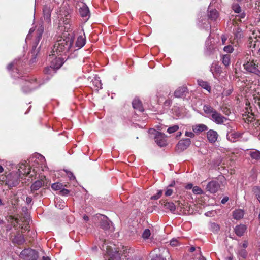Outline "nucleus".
<instances>
[{
    "label": "nucleus",
    "mask_w": 260,
    "mask_h": 260,
    "mask_svg": "<svg viewBox=\"0 0 260 260\" xmlns=\"http://www.w3.org/2000/svg\"><path fill=\"white\" fill-rule=\"evenodd\" d=\"M74 38L69 34L65 38L60 37L55 43L52 48V53L49 56L66 55L70 51L72 50L73 47Z\"/></svg>",
    "instance_id": "nucleus-1"
},
{
    "label": "nucleus",
    "mask_w": 260,
    "mask_h": 260,
    "mask_svg": "<svg viewBox=\"0 0 260 260\" xmlns=\"http://www.w3.org/2000/svg\"><path fill=\"white\" fill-rule=\"evenodd\" d=\"M20 83L22 86L23 91L26 93L37 88L40 85L34 77H26L24 79H21Z\"/></svg>",
    "instance_id": "nucleus-2"
},
{
    "label": "nucleus",
    "mask_w": 260,
    "mask_h": 260,
    "mask_svg": "<svg viewBox=\"0 0 260 260\" xmlns=\"http://www.w3.org/2000/svg\"><path fill=\"white\" fill-rule=\"evenodd\" d=\"M260 61L257 60H249L243 64L244 69L247 72L252 73L260 76V70L258 69Z\"/></svg>",
    "instance_id": "nucleus-3"
},
{
    "label": "nucleus",
    "mask_w": 260,
    "mask_h": 260,
    "mask_svg": "<svg viewBox=\"0 0 260 260\" xmlns=\"http://www.w3.org/2000/svg\"><path fill=\"white\" fill-rule=\"evenodd\" d=\"M20 257L24 260H35L38 257V254L35 250L28 248L22 251Z\"/></svg>",
    "instance_id": "nucleus-4"
},
{
    "label": "nucleus",
    "mask_w": 260,
    "mask_h": 260,
    "mask_svg": "<svg viewBox=\"0 0 260 260\" xmlns=\"http://www.w3.org/2000/svg\"><path fill=\"white\" fill-rule=\"evenodd\" d=\"M55 56H49V59H52L51 66L55 70L60 68L64 62V59L61 57H57Z\"/></svg>",
    "instance_id": "nucleus-5"
},
{
    "label": "nucleus",
    "mask_w": 260,
    "mask_h": 260,
    "mask_svg": "<svg viewBox=\"0 0 260 260\" xmlns=\"http://www.w3.org/2000/svg\"><path fill=\"white\" fill-rule=\"evenodd\" d=\"M210 119L217 124H223L226 118L216 110L210 116Z\"/></svg>",
    "instance_id": "nucleus-6"
},
{
    "label": "nucleus",
    "mask_w": 260,
    "mask_h": 260,
    "mask_svg": "<svg viewBox=\"0 0 260 260\" xmlns=\"http://www.w3.org/2000/svg\"><path fill=\"white\" fill-rule=\"evenodd\" d=\"M247 86V89H249L251 92L253 93L254 97L259 95L260 94V85L259 80L252 82L250 85H248Z\"/></svg>",
    "instance_id": "nucleus-7"
},
{
    "label": "nucleus",
    "mask_w": 260,
    "mask_h": 260,
    "mask_svg": "<svg viewBox=\"0 0 260 260\" xmlns=\"http://www.w3.org/2000/svg\"><path fill=\"white\" fill-rule=\"evenodd\" d=\"M190 139L186 138L179 141L176 145V149L179 151H182L186 149L190 145Z\"/></svg>",
    "instance_id": "nucleus-8"
},
{
    "label": "nucleus",
    "mask_w": 260,
    "mask_h": 260,
    "mask_svg": "<svg viewBox=\"0 0 260 260\" xmlns=\"http://www.w3.org/2000/svg\"><path fill=\"white\" fill-rule=\"evenodd\" d=\"M220 187V184L217 181L213 180L208 183L206 189L210 193H215L218 191Z\"/></svg>",
    "instance_id": "nucleus-9"
},
{
    "label": "nucleus",
    "mask_w": 260,
    "mask_h": 260,
    "mask_svg": "<svg viewBox=\"0 0 260 260\" xmlns=\"http://www.w3.org/2000/svg\"><path fill=\"white\" fill-rule=\"evenodd\" d=\"M154 139L155 142L158 146L162 147L166 145V136L164 134H162L159 132H157L155 134Z\"/></svg>",
    "instance_id": "nucleus-10"
},
{
    "label": "nucleus",
    "mask_w": 260,
    "mask_h": 260,
    "mask_svg": "<svg viewBox=\"0 0 260 260\" xmlns=\"http://www.w3.org/2000/svg\"><path fill=\"white\" fill-rule=\"evenodd\" d=\"M242 134L234 131H230L228 132L226 137L229 141L231 142H235L239 140V138L241 137Z\"/></svg>",
    "instance_id": "nucleus-11"
},
{
    "label": "nucleus",
    "mask_w": 260,
    "mask_h": 260,
    "mask_svg": "<svg viewBox=\"0 0 260 260\" xmlns=\"http://www.w3.org/2000/svg\"><path fill=\"white\" fill-rule=\"evenodd\" d=\"M207 137L210 143H214L217 140L218 134L216 131L210 129L207 132Z\"/></svg>",
    "instance_id": "nucleus-12"
},
{
    "label": "nucleus",
    "mask_w": 260,
    "mask_h": 260,
    "mask_svg": "<svg viewBox=\"0 0 260 260\" xmlns=\"http://www.w3.org/2000/svg\"><path fill=\"white\" fill-rule=\"evenodd\" d=\"M51 13V10L49 7H48L47 6H44L43 9V17H44V20L47 23H50Z\"/></svg>",
    "instance_id": "nucleus-13"
},
{
    "label": "nucleus",
    "mask_w": 260,
    "mask_h": 260,
    "mask_svg": "<svg viewBox=\"0 0 260 260\" xmlns=\"http://www.w3.org/2000/svg\"><path fill=\"white\" fill-rule=\"evenodd\" d=\"M101 217L100 221V226L104 230H107L110 228V221L108 218L104 215H100Z\"/></svg>",
    "instance_id": "nucleus-14"
},
{
    "label": "nucleus",
    "mask_w": 260,
    "mask_h": 260,
    "mask_svg": "<svg viewBox=\"0 0 260 260\" xmlns=\"http://www.w3.org/2000/svg\"><path fill=\"white\" fill-rule=\"evenodd\" d=\"M86 43V38L84 36H80L78 37L76 42L75 47L76 48L74 50H78L83 47Z\"/></svg>",
    "instance_id": "nucleus-15"
},
{
    "label": "nucleus",
    "mask_w": 260,
    "mask_h": 260,
    "mask_svg": "<svg viewBox=\"0 0 260 260\" xmlns=\"http://www.w3.org/2000/svg\"><path fill=\"white\" fill-rule=\"evenodd\" d=\"M132 105L133 108L135 109H136L140 112H143L144 111V108L142 106V104L139 99H134L132 102Z\"/></svg>",
    "instance_id": "nucleus-16"
},
{
    "label": "nucleus",
    "mask_w": 260,
    "mask_h": 260,
    "mask_svg": "<svg viewBox=\"0 0 260 260\" xmlns=\"http://www.w3.org/2000/svg\"><path fill=\"white\" fill-rule=\"evenodd\" d=\"M246 230V226L243 224H240L236 226L234 228L235 234L239 237L242 236Z\"/></svg>",
    "instance_id": "nucleus-17"
},
{
    "label": "nucleus",
    "mask_w": 260,
    "mask_h": 260,
    "mask_svg": "<svg viewBox=\"0 0 260 260\" xmlns=\"http://www.w3.org/2000/svg\"><path fill=\"white\" fill-rule=\"evenodd\" d=\"M208 18L211 20H216L219 17V13L215 9H210V7L208 8Z\"/></svg>",
    "instance_id": "nucleus-18"
},
{
    "label": "nucleus",
    "mask_w": 260,
    "mask_h": 260,
    "mask_svg": "<svg viewBox=\"0 0 260 260\" xmlns=\"http://www.w3.org/2000/svg\"><path fill=\"white\" fill-rule=\"evenodd\" d=\"M207 129L208 127L204 124H199L192 126V130L196 133H201Z\"/></svg>",
    "instance_id": "nucleus-19"
},
{
    "label": "nucleus",
    "mask_w": 260,
    "mask_h": 260,
    "mask_svg": "<svg viewBox=\"0 0 260 260\" xmlns=\"http://www.w3.org/2000/svg\"><path fill=\"white\" fill-rule=\"evenodd\" d=\"M37 27V37H36V41L38 43L40 39L42 38V34L44 32V26L43 25L42 22L40 23L38 25L36 26Z\"/></svg>",
    "instance_id": "nucleus-20"
},
{
    "label": "nucleus",
    "mask_w": 260,
    "mask_h": 260,
    "mask_svg": "<svg viewBox=\"0 0 260 260\" xmlns=\"http://www.w3.org/2000/svg\"><path fill=\"white\" fill-rule=\"evenodd\" d=\"M79 12L82 17H87L89 16V10L88 7L84 4H83V6L80 8Z\"/></svg>",
    "instance_id": "nucleus-21"
},
{
    "label": "nucleus",
    "mask_w": 260,
    "mask_h": 260,
    "mask_svg": "<svg viewBox=\"0 0 260 260\" xmlns=\"http://www.w3.org/2000/svg\"><path fill=\"white\" fill-rule=\"evenodd\" d=\"M186 88L185 87H180L174 92V96L176 98H182L185 95Z\"/></svg>",
    "instance_id": "nucleus-22"
},
{
    "label": "nucleus",
    "mask_w": 260,
    "mask_h": 260,
    "mask_svg": "<svg viewBox=\"0 0 260 260\" xmlns=\"http://www.w3.org/2000/svg\"><path fill=\"white\" fill-rule=\"evenodd\" d=\"M107 253L109 256V260H121L120 253L117 251L111 252L110 251L108 250Z\"/></svg>",
    "instance_id": "nucleus-23"
},
{
    "label": "nucleus",
    "mask_w": 260,
    "mask_h": 260,
    "mask_svg": "<svg viewBox=\"0 0 260 260\" xmlns=\"http://www.w3.org/2000/svg\"><path fill=\"white\" fill-rule=\"evenodd\" d=\"M24 236L21 234H18L15 236L13 240V242L18 245H21L25 242Z\"/></svg>",
    "instance_id": "nucleus-24"
},
{
    "label": "nucleus",
    "mask_w": 260,
    "mask_h": 260,
    "mask_svg": "<svg viewBox=\"0 0 260 260\" xmlns=\"http://www.w3.org/2000/svg\"><path fill=\"white\" fill-rule=\"evenodd\" d=\"M203 110L204 112L208 115V117L210 116L215 111V109L212 108L211 106L205 105L203 107Z\"/></svg>",
    "instance_id": "nucleus-25"
},
{
    "label": "nucleus",
    "mask_w": 260,
    "mask_h": 260,
    "mask_svg": "<svg viewBox=\"0 0 260 260\" xmlns=\"http://www.w3.org/2000/svg\"><path fill=\"white\" fill-rule=\"evenodd\" d=\"M244 211L241 209H237L233 211V216L235 219L238 220L243 218Z\"/></svg>",
    "instance_id": "nucleus-26"
},
{
    "label": "nucleus",
    "mask_w": 260,
    "mask_h": 260,
    "mask_svg": "<svg viewBox=\"0 0 260 260\" xmlns=\"http://www.w3.org/2000/svg\"><path fill=\"white\" fill-rule=\"evenodd\" d=\"M234 36H235V39L237 40V42H238V41L243 37V34L242 29L240 28L239 27H236L234 29Z\"/></svg>",
    "instance_id": "nucleus-27"
},
{
    "label": "nucleus",
    "mask_w": 260,
    "mask_h": 260,
    "mask_svg": "<svg viewBox=\"0 0 260 260\" xmlns=\"http://www.w3.org/2000/svg\"><path fill=\"white\" fill-rule=\"evenodd\" d=\"M249 155L253 159L260 161V151L257 150H252L249 152Z\"/></svg>",
    "instance_id": "nucleus-28"
},
{
    "label": "nucleus",
    "mask_w": 260,
    "mask_h": 260,
    "mask_svg": "<svg viewBox=\"0 0 260 260\" xmlns=\"http://www.w3.org/2000/svg\"><path fill=\"white\" fill-rule=\"evenodd\" d=\"M198 83L203 88L207 90L209 92H210L211 87L207 82L202 80H198Z\"/></svg>",
    "instance_id": "nucleus-29"
},
{
    "label": "nucleus",
    "mask_w": 260,
    "mask_h": 260,
    "mask_svg": "<svg viewBox=\"0 0 260 260\" xmlns=\"http://www.w3.org/2000/svg\"><path fill=\"white\" fill-rule=\"evenodd\" d=\"M42 186V182L40 180L35 181L31 186V189L32 191L38 190Z\"/></svg>",
    "instance_id": "nucleus-30"
},
{
    "label": "nucleus",
    "mask_w": 260,
    "mask_h": 260,
    "mask_svg": "<svg viewBox=\"0 0 260 260\" xmlns=\"http://www.w3.org/2000/svg\"><path fill=\"white\" fill-rule=\"evenodd\" d=\"M93 86L95 88V90H99V89H101L102 84L101 83V80L99 79L95 78L91 81Z\"/></svg>",
    "instance_id": "nucleus-31"
},
{
    "label": "nucleus",
    "mask_w": 260,
    "mask_h": 260,
    "mask_svg": "<svg viewBox=\"0 0 260 260\" xmlns=\"http://www.w3.org/2000/svg\"><path fill=\"white\" fill-rule=\"evenodd\" d=\"M165 207L169 209L172 212H173L176 210V206L173 202H166L164 204Z\"/></svg>",
    "instance_id": "nucleus-32"
},
{
    "label": "nucleus",
    "mask_w": 260,
    "mask_h": 260,
    "mask_svg": "<svg viewBox=\"0 0 260 260\" xmlns=\"http://www.w3.org/2000/svg\"><path fill=\"white\" fill-rule=\"evenodd\" d=\"M252 191L260 203V187L254 186L252 188Z\"/></svg>",
    "instance_id": "nucleus-33"
},
{
    "label": "nucleus",
    "mask_w": 260,
    "mask_h": 260,
    "mask_svg": "<svg viewBox=\"0 0 260 260\" xmlns=\"http://www.w3.org/2000/svg\"><path fill=\"white\" fill-rule=\"evenodd\" d=\"M206 53L208 54H210L212 50L214 49V46L211 44L209 40H208L206 41Z\"/></svg>",
    "instance_id": "nucleus-34"
},
{
    "label": "nucleus",
    "mask_w": 260,
    "mask_h": 260,
    "mask_svg": "<svg viewBox=\"0 0 260 260\" xmlns=\"http://www.w3.org/2000/svg\"><path fill=\"white\" fill-rule=\"evenodd\" d=\"M222 61L223 64L226 67L228 66L230 63V55H223L222 57Z\"/></svg>",
    "instance_id": "nucleus-35"
},
{
    "label": "nucleus",
    "mask_w": 260,
    "mask_h": 260,
    "mask_svg": "<svg viewBox=\"0 0 260 260\" xmlns=\"http://www.w3.org/2000/svg\"><path fill=\"white\" fill-rule=\"evenodd\" d=\"M63 187V184L59 182L53 183L51 185V188L54 190H60Z\"/></svg>",
    "instance_id": "nucleus-36"
},
{
    "label": "nucleus",
    "mask_w": 260,
    "mask_h": 260,
    "mask_svg": "<svg viewBox=\"0 0 260 260\" xmlns=\"http://www.w3.org/2000/svg\"><path fill=\"white\" fill-rule=\"evenodd\" d=\"M44 72L45 74L52 76L55 73V70L52 67H51V66L50 65V67H46Z\"/></svg>",
    "instance_id": "nucleus-37"
},
{
    "label": "nucleus",
    "mask_w": 260,
    "mask_h": 260,
    "mask_svg": "<svg viewBox=\"0 0 260 260\" xmlns=\"http://www.w3.org/2000/svg\"><path fill=\"white\" fill-rule=\"evenodd\" d=\"M210 229L213 232H217L220 229V226L218 224L213 222L210 224Z\"/></svg>",
    "instance_id": "nucleus-38"
},
{
    "label": "nucleus",
    "mask_w": 260,
    "mask_h": 260,
    "mask_svg": "<svg viewBox=\"0 0 260 260\" xmlns=\"http://www.w3.org/2000/svg\"><path fill=\"white\" fill-rule=\"evenodd\" d=\"M192 191L196 194H202L203 193V191L199 186H196L192 188Z\"/></svg>",
    "instance_id": "nucleus-39"
},
{
    "label": "nucleus",
    "mask_w": 260,
    "mask_h": 260,
    "mask_svg": "<svg viewBox=\"0 0 260 260\" xmlns=\"http://www.w3.org/2000/svg\"><path fill=\"white\" fill-rule=\"evenodd\" d=\"M151 232L149 229H145L143 233L142 234V237L144 239H148L149 237L150 236Z\"/></svg>",
    "instance_id": "nucleus-40"
},
{
    "label": "nucleus",
    "mask_w": 260,
    "mask_h": 260,
    "mask_svg": "<svg viewBox=\"0 0 260 260\" xmlns=\"http://www.w3.org/2000/svg\"><path fill=\"white\" fill-rule=\"evenodd\" d=\"M179 129V126L177 125H175L173 126L170 127L167 129V132L169 134L173 133Z\"/></svg>",
    "instance_id": "nucleus-41"
},
{
    "label": "nucleus",
    "mask_w": 260,
    "mask_h": 260,
    "mask_svg": "<svg viewBox=\"0 0 260 260\" xmlns=\"http://www.w3.org/2000/svg\"><path fill=\"white\" fill-rule=\"evenodd\" d=\"M232 9L236 13H240L241 11V7L238 4H234L232 6Z\"/></svg>",
    "instance_id": "nucleus-42"
},
{
    "label": "nucleus",
    "mask_w": 260,
    "mask_h": 260,
    "mask_svg": "<svg viewBox=\"0 0 260 260\" xmlns=\"http://www.w3.org/2000/svg\"><path fill=\"white\" fill-rule=\"evenodd\" d=\"M255 8L258 10V12H257L258 15V17L257 18L258 20L257 22L260 23V0L256 1L255 3Z\"/></svg>",
    "instance_id": "nucleus-43"
},
{
    "label": "nucleus",
    "mask_w": 260,
    "mask_h": 260,
    "mask_svg": "<svg viewBox=\"0 0 260 260\" xmlns=\"http://www.w3.org/2000/svg\"><path fill=\"white\" fill-rule=\"evenodd\" d=\"M238 255L242 257L243 258H245L247 255V253L245 249H241L239 251Z\"/></svg>",
    "instance_id": "nucleus-44"
},
{
    "label": "nucleus",
    "mask_w": 260,
    "mask_h": 260,
    "mask_svg": "<svg viewBox=\"0 0 260 260\" xmlns=\"http://www.w3.org/2000/svg\"><path fill=\"white\" fill-rule=\"evenodd\" d=\"M162 194V191L161 190H158L156 194L152 196L151 197V200H157L159 199Z\"/></svg>",
    "instance_id": "nucleus-45"
},
{
    "label": "nucleus",
    "mask_w": 260,
    "mask_h": 260,
    "mask_svg": "<svg viewBox=\"0 0 260 260\" xmlns=\"http://www.w3.org/2000/svg\"><path fill=\"white\" fill-rule=\"evenodd\" d=\"M223 50L227 53H232L234 50V48L231 45H228L224 47Z\"/></svg>",
    "instance_id": "nucleus-46"
},
{
    "label": "nucleus",
    "mask_w": 260,
    "mask_h": 260,
    "mask_svg": "<svg viewBox=\"0 0 260 260\" xmlns=\"http://www.w3.org/2000/svg\"><path fill=\"white\" fill-rule=\"evenodd\" d=\"M70 193V191L68 189L63 188V187L59 191V194L62 196H68Z\"/></svg>",
    "instance_id": "nucleus-47"
},
{
    "label": "nucleus",
    "mask_w": 260,
    "mask_h": 260,
    "mask_svg": "<svg viewBox=\"0 0 260 260\" xmlns=\"http://www.w3.org/2000/svg\"><path fill=\"white\" fill-rule=\"evenodd\" d=\"M64 171L66 172L67 175H68V177L69 178L70 180H73L75 179V177L72 172L67 170H64Z\"/></svg>",
    "instance_id": "nucleus-48"
},
{
    "label": "nucleus",
    "mask_w": 260,
    "mask_h": 260,
    "mask_svg": "<svg viewBox=\"0 0 260 260\" xmlns=\"http://www.w3.org/2000/svg\"><path fill=\"white\" fill-rule=\"evenodd\" d=\"M214 68L216 70L218 73H220L222 71L221 68L217 65H213L211 69V71H213Z\"/></svg>",
    "instance_id": "nucleus-49"
},
{
    "label": "nucleus",
    "mask_w": 260,
    "mask_h": 260,
    "mask_svg": "<svg viewBox=\"0 0 260 260\" xmlns=\"http://www.w3.org/2000/svg\"><path fill=\"white\" fill-rule=\"evenodd\" d=\"M151 260H166V258L162 257L160 255L156 254L155 256H153Z\"/></svg>",
    "instance_id": "nucleus-50"
},
{
    "label": "nucleus",
    "mask_w": 260,
    "mask_h": 260,
    "mask_svg": "<svg viewBox=\"0 0 260 260\" xmlns=\"http://www.w3.org/2000/svg\"><path fill=\"white\" fill-rule=\"evenodd\" d=\"M254 38V39H255V40L253 41H250L249 44H250V47H252L253 46V47L254 48L255 47V46H256V43H257L258 42V40L256 39V37H253Z\"/></svg>",
    "instance_id": "nucleus-51"
},
{
    "label": "nucleus",
    "mask_w": 260,
    "mask_h": 260,
    "mask_svg": "<svg viewBox=\"0 0 260 260\" xmlns=\"http://www.w3.org/2000/svg\"><path fill=\"white\" fill-rule=\"evenodd\" d=\"M245 13L244 12H242V13H239L238 15H236V18H237L238 19H243L245 17Z\"/></svg>",
    "instance_id": "nucleus-52"
},
{
    "label": "nucleus",
    "mask_w": 260,
    "mask_h": 260,
    "mask_svg": "<svg viewBox=\"0 0 260 260\" xmlns=\"http://www.w3.org/2000/svg\"><path fill=\"white\" fill-rule=\"evenodd\" d=\"M173 193V190L170 188H167L166 191L165 192V194L166 196H170Z\"/></svg>",
    "instance_id": "nucleus-53"
},
{
    "label": "nucleus",
    "mask_w": 260,
    "mask_h": 260,
    "mask_svg": "<svg viewBox=\"0 0 260 260\" xmlns=\"http://www.w3.org/2000/svg\"><path fill=\"white\" fill-rule=\"evenodd\" d=\"M185 135L190 138H193L194 137V134L192 132H186Z\"/></svg>",
    "instance_id": "nucleus-54"
},
{
    "label": "nucleus",
    "mask_w": 260,
    "mask_h": 260,
    "mask_svg": "<svg viewBox=\"0 0 260 260\" xmlns=\"http://www.w3.org/2000/svg\"><path fill=\"white\" fill-rule=\"evenodd\" d=\"M15 64V60L13 61V62L9 63L8 66H7V69L8 70H11V69H12V68H13V67L14 66V64Z\"/></svg>",
    "instance_id": "nucleus-55"
},
{
    "label": "nucleus",
    "mask_w": 260,
    "mask_h": 260,
    "mask_svg": "<svg viewBox=\"0 0 260 260\" xmlns=\"http://www.w3.org/2000/svg\"><path fill=\"white\" fill-rule=\"evenodd\" d=\"M178 244V241L176 240L172 239L170 241V245L172 246H177Z\"/></svg>",
    "instance_id": "nucleus-56"
},
{
    "label": "nucleus",
    "mask_w": 260,
    "mask_h": 260,
    "mask_svg": "<svg viewBox=\"0 0 260 260\" xmlns=\"http://www.w3.org/2000/svg\"><path fill=\"white\" fill-rule=\"evenodd\" d=\"M229 200V198L228 197H224L222 200H221V203L222 204H225Z\"/></svg>",
    "instance_id": "nucleus-57"
},
{
    "label": "nucleus",
    "mask_w": 260,
    "mask_h": 260,
    "mask_svg": "<svg viewBox=\"0 0 260 260\" xmlns=\"http://www.w3.org/2000/svg\"><path fill=\"white\" fill-rule=\"evenodd\" d=\"M255 102L257 101L258 104L260 106V94L257 96H254Z\"/></svg>",
    "instance_id": "nucleus-58"
},
{
    "label": "nucleus",
    "mask_w": 260,
    "mask_h": 260,
    "mask_svg": "<svg viewBox=\"0 0 260 260\" xmlns=\"http://www.w3.org/2000/svg\"><path fill=\"white\" fill-rule=\"evenodd\" d=\"M227 40V38L225 36L222 35L221 37V40L223 44H224L225 43V42Z\"/></svg>",
    "instance_id": "nucleus-59"
},
{
    "label": "nucleus",
    "mask_w": 260,
    "mask_h": 260,
    "mask_svg": "<svg viewBox=\"0 0 260 260\" xmlns=\"http://www.w3.org/2000/svg\"><path fill=\"white\" fill-rule=\"evenodd\" d=\"M248 242L246 241H244V242L242 244V247L244 248H246L247 247Z\"/></svg>",
    "instance_id": "nucleus-60"
},
{
    "label": "nucleus",
    "mask_w": 260,
    "mask_h": 260,
    "mask_svg": "<svg viewBox=\"0 0 260 260\" xmlns=\"http://www.w3.org/2000/svg\"><path fill=\"white\" fill-rule=\"evenodd\" d=\"M172 103V102L170 100H166L165 103H164V104L166 106H169Z\"/></svg>",
    "instance_id": "nucleus-61"
},
{
    "label": "nucleus",
    "mask_w": 260,
    "mask_h": 260,
    "mask_svg": "<svg viewBox=\"0 0 260 260\" xmlns=\"http://www.w3.org/2000/svg\"><path fill=\"white\" fill-rule=\"evenodd\" d=\"M193 187V185L191 183H190V184H188L186 186V188L187 189H190L192 188Z\"/></svg>",
    "instance_id": "nucleus-62"
},
{
    "label": "nucleus",
    "mask_w": 260,
    "mask_h": 260,
    "mask_svg": "<svg viewBox=\"0 0 260 260\" xmlns=\"http://www.w3.org/2000/svg\"><path fill=\"white\" fill-rule=\"evenodd\" d=\"M27 204H30L32 201V199L30 197H27L26 199Z\"/></svg>",
    "instance_id": "nucleus-63"
},
{
    "label": "nucleus",
    "mask_w": 260,
    "mask_h": 260,
    "mask_svg": "<svg viewBox=\"0 0 260 260\" xmlns=\"http://www.w3.org/2000/svg\"><path fill=\"white\" fill-rule=\"evenodd\" d=\"M19 181H20L19 179H17L16 181H15V182H14L12 183V186H16L19 183Z\"/></svg>",
    "instance_id": "nucleus-64"
}]
</instances>
